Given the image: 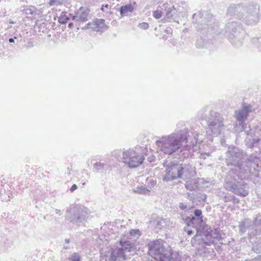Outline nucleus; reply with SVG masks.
<instances>
[{"instance_id": "obj_1", "label": "nucleus", "mask_w": 261, "mask_h": 261, "mask_svg": "<svg viewBox=\"0 0 261 261\" xmlns=\"http://www.w3.org/2000/svg\"><path fill=\"white\" fill-rule=\"evenodd\" d=\"M190 135L188 129L184 128L175 130L171 134L163 136L155 141L158 149L165 154L171 155L180 149L181 153L182 143L185 142L187 148L193 147L198 142V134L197 132L191 133Z\"/></svg>"}, {"instance_id": "obj_2", "label": "nucleus", "mask_w": 261, "mask_h": 261, "mask_svg": "<svg viewBox=\"0 0 261 261\" xmlns=\"http://www.w3.org/2000/svg\"><path fill=\"white\" fill-rule=\"evenodd\" d=\"M256 170L253 168H247L244 170L242 167L241 172H236L234 170H230L227 173L224 187L225 189L236 195L246 197L249 194V187L244 179L248 178L251 174H255Z\"/></svg>"}, {"instance_id": "obj_3", "label": "nucleus", "mask_w": 261, "mask_h": 261, "mask_svg": "<svg viewBox=\"0 0 261 261\" xmlns=\"http://www.w3.org/2000/svg\"><path fill=\"white\" fill-rule=\"evenodd\" d=\"M246 153L242 149L236 146L228 147L226 152V162L227 165L233 166L236 172H241V168L242 167L244 170L247 168H253V170L258 171L257 168L259 167V159L255 155H251L246 160L243 162L245 158Z\"/></svg>"}, {"instance_id": "obj_4", "label": "nucleus", "mask_w": 261, "mask_h": 261, "mask_svg": "<svg viewBox=\"0 0 261 261\" xmlns=\"http://www.w3.org/2000/svg\"><path fill=\"white\" fill-rule=\"evenodd\" d=\"M198 115L201 120L206 121L207 129L213 135L218 136L224 134L226 126L224 124V118L221 114L209 107H205L198 112Z\"/></svg>"}, {"instance_id": "obj_5", "label": "nucleus", "mask_w": 261, "mask_h": 261, "mask_svg": "<svg viewBox=\"0 0 261 261\" xmlns=\"http://www.w3.org/2000/svg\"><path fill=\"white\" fill-rule=\"evenodd\" d=\"M163 165L166 168V173L163 176L164 181H171L177 178L186 179L193 176L195 173L194 167L189 164L166 160Z\"/></svg>"}, {"instance_id": "obj_6", "label": "nucleus", "mask_w": 261, "mask_h": 261, "mask_svg": "<svg viewBox=\"0 0 261 261\" xmlns=\"http://www.w3.org/2000/svg\"><path fill=\"white\" fill-rule=\"evenodd\" d=\"M165 243L162 240L150 242L148 244V253L156 261H180L178 257L174 258L170 246Z\"/></svg>"}, {"instance_id": "obj_7", "label": "nucleus", "mask_w": 261, "mask_h": 261, "mask_svg": "<svg viewBox=\"0 0 261 261\" xmlns=\"http://www.w3.org/2000/svg\"><path fill=\"white\" fill-rule=\"evenodd\" d=\"M238 228L239 233L241 236L248 231L247 238L251 243L252 239L261 234V214L254 215L253 220L247 218L239 222Z\"/></svg>"}, {"instance_id": "obj_8", "label": "nucleus", "mask_w": 261, "mask_h": 261, "mask_svg": "<svg viewBox=\"0 0 261 261\" xmlns=\"http://www.w3.org/2000/svg\"><path fill=\"white\" fill-rule=\"evenodd\" d=\"M213 15L209 11H198L192 16V22L198 31L207 30L218 32L217 23L213 21Z\"/></svg>"}, {"instance_id": "obj_9", "label": "nucleus", "mask_w": 261, "mask_h": 261, "mask_svg": "<svg viewBox=\"0 0 261 261\" xmlns=\"http://www.w3.org/2000/svg\"><path fill=\"white\" fill-rule=\"evenodd\" d=\"M245 32L241 23L232 21L226 24L225 35L230 42L235 47L242 45L245 37Z\"/></svg>"}, {"instance_id": "obj_10", "label": "nucleus", "mask_w": 261, "mask_h": 261, "mask_svg": "<svg viewBox=\"0 0 261 261\" xmlns=\"http://www.w3.org/2000/svg\"><path fill=\"white\" fill-rule=\"evenodd\" d=\"M88 218L87 209L83 206L75 205L66 210V220L75 225H83Z\"/></svg>"}, {"instance_id": "obj_11", "label": "nucleus", "mask_w": 261, "mask_h": 261, "mask_svg": "<svg viewBox=\"0 0 261 261\" xmlns=\"http://www.w3.org/2000/svg\"><path fill=\"white\" fill-rule=\"evenodd\" d=\"M243 10L239 15V19L247 25L257 24L260 19L259 6L257 4L244 6Z\"/></svg>"}, {"instance_id": "obj_12", "label": "nucleus", "mask_w": 261, "mask_h": 261, "mask_svg": "<svg viewBox=\"0 0 261 261\" xmlns=\"http://www.w3.org/2000/svg\"><path fill=\"white\" fill-rule=\"evenodd\" d=\"M122 160L129 168H135L143 163L144 158L143 155L137 154L133 149H129L123 151Z\"/></svg>"}, {"instance_id": "obj_13", "label": "nucleus", "mask_w": 261, "mask_h": 261, "mask_svg": "<svg viewBox=\"0 0 261 261\" xmlns=\"http://www.w3.org/2000/svg\"><path fill=\"white\" fill-rule=\"evenodd\" d=\"M252 110V106L250 104H244L242 105L241 109L236 110V118L238 122V125L241 127L240 131H246V124L245 123V121Z\"/></svg>"}, {"instance_id": "obj_14", "label": "nucleus", "mask_w": 261, "mask_h": 261, "mask_svg": "<svg viewBox=\"0 0 261 261\" xmlns=\"http://www.w3.org/2000/svg\"><path fill=\"white\" fill-rule=\"evenodd\" d=\"M246 145L247 147L253 148L254 147L259 148L261 142V131L256 129L253 133L252 130L247 131V137L245 139Z\"/></svg>"}, {"instance_id": "obj_15", "label": "nucleus", "mask_w": 261, "mask_h": 261, "mask_svg": "<svg viewBox=\"0 0 261 261\" xmlns=\"http://www.w3.org/2000/svg\"><path fill=\"white\" fill-rule=\"evenodd\" d=\"M126 259V254L122 249L118 247L112 249L110 254L107 256V261H123Z\"/></svg>"}, {"instance_id": "obj_16", "label": "nucleus", "mask_w": 261, "mask_h": 261, "mask_svg": "<svg viewBox=\"0 0 261 261\" xmlns=\"http://www.w3.org/2000/svg\"><path fill=\"white\" fill-rule=\"evenodd\" d=\"M163 7L166 11V16L164 19L167 21H175L178 11L174 6L170 7L169 4L166 3L163 5Z\"/></svg>"}, {"instance_id": "obj_17", "label": "nucleus", "mask_w": 261, "mask_h": 261, "mask_svg": "<svg viewBox=\"0 0 261 261\" xmlns=\"http://www.w3.org/2000/svg\"><path fill=\"white\" fill-rule=\"evenodd\" d=\"M89 12V10L87 8L82 7L76 11L75 15L72 16V19L77 21L85 22L88 20Z\"/></svg>"}, {"instance_id": "obj_18", "label": "nucleus", "mask_w": 261, "mask_h": 261, "mask_svg": "<svg viewBox=\"0 0 261 261\" xmlns=\"http://www.w3.org/2000/svg\"><path fill=\"white\" fill-rule=\"evenodd\" d=\"M244 7V6L242 4H232L228 8L226 14L230 16H236L239 19V15L242 13Z\"/></svg>"}, {"instance_id": "obj_19", "label": "nucleus", "mask_w": 261, "mask_h": 261, "mask_svg": "<svg viewBox=\"0 0 261 261\" xmlns=\"http://www.w3.org/2000/svg\"><path fill=\"white\" fill-rule=\"evenodd\" d=\"M111 165L109 159L106 160V162L99 161L93 164V169L98 173H101L103 171H106V172L109 171Z\"/></svg>"}, {"instance_id": "obj_20", "label": "nucleus", "mask_w": 261, "mask_h": 261, "mask_svg": "<svg viewBox=\"0 0 261 261\" xmlns=\"http://www.w3.org/2000/svg\"><path fill=\"white\" fill-rule=\"evenodd\" d=\"M136 5V2L127 4L122 6L119 9V12L121 16H127L129 13L133 12Z\"/></svg>"}, {"instance_id": "obj_21", "label": "nucleus", "mask_w": 261, "mask_h": 261, "mask_svg": "<svg viewBox=\"0 0 261 261\" xmlns=\"http://www.w3.org/2000/svg\"><path fill=\"white\" fill-rule=\"evenodd\" d=\"M188 220L189 221L187 224L188 226H191L197 229L198 227H201L203 225V220H201L199 218H196L192 215H191Z\"/></svg>"}, {"instance_id": "obj_22", "label": "nucleus", "mask_w": 261, "mask_h": 261, "mask_svg": "<svg viewBox=\"0 0 261 261\" xmlns=\"http://www.w3.org/2000/svg\"><path fill=\"white\" fill-rule=\"evenodd\" d=\"M185 187L188 190L191 191H194L198 188L199 183L196 179H191L186 181Z\"/></svg>"}, {"instance_id": "obj_23", "label": "nucleus", "mask_w": 261, "mask_h": 261, "mask_svg": "<svg viewBox=\"0 0 261 261\" xmlns=\"http://www.w3.org/2000/svg\"><path fill=\"white\" fill-rule=\"evenodd\" d=\"M121 247H118L119 249H122L125 252V254L127 252H130L132 249L133 245L130 241H120Z\"/></svg>"}, {"instance_id": "obj_24", "label": "nucleus", "mask_w": 261, "mask_h": 261, "mask_svg": "<svg viewBox=\"0 0 261 261\" xmlns=\"http://www.w3.org/2000/svg\"><path fill=\"white\" fill-rule=\"evenodd\" d=\"M224 193L221 192H219V196L222 197V200L224 202H228L232 201L233 203L235 202V200H237V203H239V200L237 198L234 196L231 195L230 194H227L226 195H223Z\"/></svg>"}, {"instance_id": "obj_25", "label": "nucleus", "mask_w": 261, "mask_h": 261, "mask_svg": "<svg viewBox=\"0 0 261 261\" xmlns=\"http://www.w3.org/2000/svg\"><path fill=\"white\" fill-rule=\"evenodd\" d=\"M96 27L95 31H101V30L106 27L105 25V20L103 19H96L93 23Z\"/></svg>"}, {"instance_id": "obj_26", "label": "nucleus", "mask_w": 261, "mask_h": 261, "mask_svg": "<svg viewBox=\"0 0 261 261\" xmlns=\"http://www.w3.org/2000/svg\"><path fill=\"white\" fill-rule=\"evenodd\" d=\"M191 215L189 211H185L179 214L178 218L180 220H182L184 223L187 225L188 222V219H189Z\"/></svg>"}, {"instance_id": "obj_27", "label": "nucleus", "mask_w": 261, "mask_h": 261, "mask_svg": "<svg viewBox=\"0 0 261 261\" xmlns=\"http://www.w3.org/2000/svg\"><path fill=\"white\" fill-rule=\"evenodd\" d=\"M133 191L135 193H137L140 194L148 195L149 193H150V190L143 186L136 187L133 189Z\"/></svg>"}, {"instance_id": "obj_28", "label": "nucleus", "mask_w": 261, "mask_h": 261, "mask_svg": "<svg viewBox=\"0 0 261 261\" xmlns=\"http://www.w3.org/2000/svg\"><path fill=\"white\" fill-rule=\"evenodd\" d=\"M251 42L252 44L256 47L259 51H261V38L254 37L251 38Z\"/></svg>"}, {"instance_id": "obj_29", "label": "nucleus", "mask_w": 261, "mask_h": 261, "mask_svg": "<svg viewBox=\"0 0 261 261\" xmlns=\"http://www.w3.org/2000/svg\"><path fill=\"white\" fill-rule=\"evenodd\" d=\"M251 42L252 44L256 47L259 51H261V38L254 37L251 38Z\"/></svg>"}, {"instance_id": "obj_30", "label": "nucleus", "mask_w": 261, "mask_h": 261, "mask_svg": "<svg viewBox=\"0 0 261 261\" xmlns=\"http://www.w3.org/2000/svg\"><path fill=\"white\" fill-rule=\"evenodd\" d=\"M222 234V231L220 230L219 229H215L214 231H212L211 233L207 234L206 236V239H208L209 237H211L212 235H215V237L217 238V239H220Z\"/></svg>"}, {"instance_id": "obj_31", "label": "nucleus", "mask_w": 261, "mask_h": 261, "mask_svg": "<svg viewBox=\"0 0 261 261\" xmlns=\"http://www.w3.org/2000/svg\"><path fill=\"white\" fill-rule=\"evenodd\" d=\"M35 9L36 8L35 7L26 8L23 10V13L27 15L26 17L29 18L30 17L29 15H31L36 13Z\"/></svg>"}, {"instance_id": "obj_32", "label": "nucleus", "mask_w": 261, "mask_h": 261, "mask_svg": "<svg viewBox=\"0 0 261 261\" xmlns=\"http://www.w3.org/2000/svg\"><path fill=\"white\" fill-rule=\"evenodd\" d=\"M68 259L70 261H81L82 257L79 253L74 252L69 257Z\"/></svg>"}, {"instance_id": "obj_33", "label": "nucleus", "mask_w": 261, "mask_h": 261, "mask_svg": "<svg viewBox=\"0 0 261 261\" xmlns=\"http://www.w3.org/2000/svg\"><path fill=\"white\" fill-rule=\"evenodd\" d=\"M123 151L120 149H116L112 152V156L115 157L117 160L122 159L121 155H122Z\"/></svg>"}, {"instance_id": "obj_34", "label": "nucleus", "mask_w": 261, "mask_h": 261, "mask_svg": "<svg viewBox=\"0 0 261 261\" xmlns=\"http://www.w3.org/2000/svg\"><path fill=\"white\" fill-rule=\"evenodd\" d=\"M198 253L203 257H207L210 252L208 251V249L205 247H203L198 250Z\"/></svg>"}, {"instance_id": "obj_35", "label": "nucleus", "mask_w": 261, "mask_h": 261, "mask_svg": "<svg viewBox=\"0 0 261 261\" xmlns=\"http://www.w3.org/2000/svg\"><path fill=\"white\" fill-rule=\"evenodd\" d=\"M65 0H50L48 5L50 6H59L62 5Z\"/></svg>"}, {"instance_id": "obj_36", "label": "nucleus", "mask_w": 261, "mask_h": 261, "mask_svg": "<svg viewBox=\"0 0 261 261\" xmlns=\"http://www.w3.org/2000/svg\"><path fill=\"white\" fill-rule=\"evenodd\" d=\"M252 251L256 253H261V242L253 245Z\"/></svg>"}, {"instance_id": "obj_37", "label": "nucleus", "mask_w": 261, "mask_h": 261, "mask_svg": "<svg viewBox=\"0 0 261 261\" xmlns=\"http://www.w3.org/2000/svg\"><path fill=\"white\" fill-rule=\"evenodd\" d=\"M69 20V18L65 15H61L58 18V21L61 24H65Z\"/></svg>"}, {"instance_id": "obj_38", "label": "nucleus", "mask_w": 261, "mask_h": 261, "mask_svg": "<svg viewBox=\"0 0 261 261\" xmlns=\"http://www.w3.org/2000/svg\"><path fill=\"white\" fill-rule=\"evenodd\" d=\"M130 235L136 238H138L141 235L140 231L139 229H132L130 230Z\"/></svg>"}, {"instance_id": "obj_39", "label": "nucleus", "mask_w": 261, "mask_h": 261, "mask_svg": "<svg viewBox=\"0 0 261 261\" xmlns=\"http://www.w3.org/2000/svg\"><path fill=\"white\" fill-rule=\"evenodd\" d=\"M194 217L196 218H199L201 220L202 219L203 216L202 215V211L199 209H196L194 211Z\"/></svg>"}, {"instance_id": "obj_40", "label": "nucleus", "mask_w": 261, "mask_h": 261, "mask_svg": "<svg viewBox=\"0 0 261 261\" xmlns=\"http://www.w3.org/2000/svg\"><path fill=\"white\" fill-rule=\"evenodd\" d=\"M206 239L209 241V242L207 244L210 245L212 244H214L216 240H219L220 239H217V238L215 237V235H212L211 237H209L208 239Z\"/></svg>"}, {"instance_id": "obj_41", "label": "nucleus", "mask_w": 261, "mask_h": 261, "mask_svg": "<svg viewBox=\"0 0 261 261\" xmlns=\"http://www.w3.org/2000/svg\"><path fill=\"white\" fill-rule=\"evenodd\" d=\"M164 224H165V219H161L157 221L156 226L159 229H162L163 228Z\"/></svg>"}, {"instance_id": "obj_42", "label": "nucleus", "mask_w": 261, "mask_h": 261, "mask_svg": "<svg viewBox=\"0 0 261 261\" xmlns=\"http://www.w3.org/2000/svg\"><path fill=\"white\" fill-rule=\"evenodd\" d=\"M153 16L156 19H159L162 17V12L155 10L153 12Z\"/></svg>"}, {"instance_id": "obj_43", "label": "nucleus", "mask_w": 261, "mask_h": 261, "mask_svg": "<svg viewBox=\"0 0 261 261\" xmlns=\"http://www.w3.org/2000/svg\"><path fill=\"white\" fill-rule=\"evenodd\" d=\"M138 27L143 30H147L149 28V24L147 22H142L139 24Z\"/></svg>"}, {"instance_id": "obj_44", "label": "nucleus", "mask_w": 261, "mask_h": 261, "mask_svg": "<svg viewBox=\"0 0 261 261\" xmlns=\"http://www.w3.org/2000/svg\"><path fill=\"white\" fill-rule=\"evenodd\" d=\"M187 196H188V199L190 200V201H194L195 199V195L194 194V193H188L187 194Z\"/></svg>"}, {"instance_id": "obj_45", "label": "nucleus", "mask_w": 261, "mask_h": 261, "mask_svg": "<svg viewBox=\"0 0 261 261\" xmlns=\"http://www.w3.org/2000/svg\"><path fill=\"white\" fill-rule=\"evenodd\" d=\"M94 21L93 22H91V23H88L85 26V28L86 29H92V30H93L94 31H95L96 30V27H94Z\"/></svg>"}, {"instance_id": "obj_46", "label": "nucleus", "mask_w": 261, "mask_h": 261, "mask_svg": "<svg viewBox=\"0 0 261 261\" xmlns=\"http://www.w3.org/2000/svg\"><path fill=\"white\" fill-rule=\"evenodd\" d=\"M210 156V153L209 152H203L200 154V158L201 159H203L204 160L206 159L207 158Z\"/></svg>"}, {"instance_id": "obj_47", "label": "nucleus", "mask_w": 261, "mask_h": 261, "mask_svg": "<svg viewBox=\"0 0 261 261\" xmlns=\"http://www.w3.org/2000/svg\"><path fill=\"white\" fill-rule=\"evenodd\" d=\"M203 42L202 39H198L196 43V46L197 48L204 47L203 44H200V43Z\"/></svg>"}, {"instance_id": "obj_48", "label": "nucleus", "mask_w": 261, "mask_h": 261, "mask_svg": "<svg viewBox=\"0 0 261 261\" xmlns=\"http://www.w3.org/2000/svg\"><path fill=\"white\" fill-rule=\"evenodd\" d=\"M244 261H261V255H258L256 257L250 259H247Z\"/></svg>"}, {"instance_id": "obj_49", "label": "nucleus", "mask_w": 261, "mask_h": 261, "mask_svg": "<svg viewBox=\"0 0 261 261\" xmlns=\"http://www.w3.org/2000/svg\"><path fill=\"white\" fill-rule=\"evenodd\" d=\"M187 205L185 202H180L179 204V207L182 210H185L187 208Z\"/></svg>"}, {"instance_id": "obj_50", "label": "nucleus", "mask_w": 261, "mask_h": 261, "mask_svg": "<svg viewBox=\"0 0 261 261\" xmlns=\"http://www.w3.org/2000/svg\"><path fill=\"white\" fill-rule=\"evenodd\" d=\"M148 184H150L151 187L154 186L156 184V181L153 178L148 179Z\"/></svg>"}, {"instance_id": "obj_51", "label": "nucleus", "mask_w": 261, "mask_h": 261, "mask_svg": "<svg viewBox=\"0 0 261 261\" xmlns=\"http://www.w3.org/2000/svg\"><path fill=\"white\" fill-rule=\"evenodd\" d=\"M189 148H187L186 149V152H184L182 153V155L184 156H183V159H185V158H186L187 157H188L189 156V152L187 150Z\"/></svg>"}, {"instance_id": "obj_52", "label": "nucleus", "mask_w": 261, "mask_h": 261, "mask_svg": "<svg viewBox=\"0 0 261 261\" xmlns=\"http://www.w3.org/2000/svg\"><path fill=\"white\" fill-rule=\"evenodd\" d=\"M77 189V186L75 184H73L70 189L71 192H73L74 191Z\"/></svg>"}, {"instance_id": "obj_53", "label": "nucleus", "mask_w": 261, "mask_h": 261, "mask_svg": "<svg viewBox=\"0 0 261 261\" xmlns=\"http://www.w3.org/2000/svg\"><path fill=\"white\" fill-rule=\"evenodd\" d=\"M109 7V5L108 4H106V5H102L101 8V10L102 11H105V9L107 8L108 9Z\"/></svg>"}, {"instance_id": "obj_54", "label": "nucleus", "mask_w": 261, "mask_h": 261, "mask_svg": "<svg viewBox=\"0 0 261 261\" xmlns=\"http://www.w3.org/2000/svg\"><path fill=\"white\" fill-rule=\"evenodd\" d=\"M221 139V144L223 146H225L226 145L225 141L224 138H220Z\"/></svg>"}, {"instance_id": "obj_55", "label": "nucleus", "mask_w": 261, "mask_h": 261, "mask_svg": "<svg viewBox=\"0 0 261 261\" xmlns=\"http://www.w3.org/2000/svg\"><path fill=\"white\" fill-rule=\"evenodd\" d=\"M200 198L203 201H204L206 198V196L205 194L201 195Z\"/></svg>"}, {"instance_id": "obj_56", "label": "nucleus", "mask_w": 261, "mask_h": 261, "mask_svg": "<svg viewBox=\"0 0 261 261\" xmlns=\"http://www.w3.org/2000/svg\"><path fill=\"white\" fill-rule=\"evenodd\" d=\"M187 232L188 235H189V236H191L194 233L193 230H188Z\"/></svg>"}, {"instance_id": "obj_57", "label": "nucleus", "mask_w": 261, "mask_h": 261, "mask_svg": "<svg viewBox=\"0 0 261 261\" xmlns=\"http://www.w3.org/2000/svg\"><path fill=\"white\" fill-rule=\"evenodd\" d=\"M16 37H15L14 38H10L9 39V42L10 43H13V42H14V39H16Z\"/></svg>"}, {"instance_id": "obj_58", "label": "nucleus", "mask_w": 261, "mask_h": 261, "mask_svg": "<svg viewBox=\"0 0 261 261\" xmlns=\"http://www.w3.org/2000/svg\"><path fill=\"white\" fill-rule=\"evenodd\" d=\"M55 212L57 214L60 215H61V211L58 209H55Z\"/></svg>"}, {"instance_id": "obj_59", "label": "nucleus", "mask_w": 261, "mask_h": 261, "mask_svg": "<svg viewBox=\"0 0 261 261\" xmlns=\"http://www.w3.org/2000/svg\"><path fill=\"white\" fill-rule=\"evenodd\" d=\"M73 23L70 22V23H69L68 24V27L69 28H71L73 27Z\"/></svg>"}, {"instance_id": "obj_60", "label": "nucleus", "mask_w": 261, "mask_h": 261, "mask_svg": "<svg viewBox=\"0 0 261 261\" xmlns=\"http://www.w3.org/2000/svg\"><path fill=\"white\" fill-rule=\"evenodd\" d=\"M65 242L66 244H69L70 242V241L69 239H66L65 240Z\"/></svg>"}, {"instance_id": "obj_61", "label": "nucleus", "mask_w": 261, "mask_h": 261, "mask_svg": "<svg viewBox=\"0 0 261 261\" xmlns=\"http://www.w3.org/2000/svg\"><path fill=\"white\" fill-rule=\"evenodd\" d=\"M9 23H11V24H14V23H15V22H14V21H13L12 19L9 20Z\"/></svg>"}, {"instance_id": "obj_62", "label": "nucleus", "mask_w": 261, "mask_h": 261, "mask_svg": "<svg viewBox=\"0 0 261 261\" xmlns=\"http://www.w3.org/2000/svg\"><path fill=\"white\" fill-rule=\"evenodd\" d=\"M245 239H246V238H245V237L242 238L241 239L240 241H241V242H243L244 241H245Z\"/></svg>"}, {"instance_id": "obj_63", "label": "nucleus", "mask_w": 261, "mask_h": 261, "mask_svg": "<svg viewBox=\"0 0 261 261\" xmlns=\"http://www.w3.org/2000/svg\"><path fill=\"white\" fill-rule=\"evenodd\" d=\"M64 248L65 249H68L69 248V247H67V246H66V247H64Z\"/></svg>"}, {"instance_id": "obj_64", "label": "nucleus", "mask_w": 261, "mask_h": 261, "mask_svg": "<svg viewBox=\"0 0 261 261\" xmlns=\"http://www.w3.org/2000/svg\"><path fill=\"white\" fill-rule=\"evenodd\" d=\"M237 200H235V202L234 203H237Z\"/></svg>"}]
</instances>
